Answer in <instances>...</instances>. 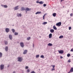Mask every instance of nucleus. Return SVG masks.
I'll return each mask as SVG.
<instances>
[{"instance_id":"f257e3e1","label":"nucleus","mask_w":73,"mask_h":73,"mask_svg":"<svg viewBox=\"0 0 73 73\" xmlns=\"http://www.w3.org/2000/svg\"><path fill=\"white\" fill-rule=\"evenodd\" d=\"M18 61L21 62L23 60V58L21 57H19L18 58Z\"/></svg>"},{"instance_id":"f03ea898","label":"nucleus","mask_w":73,"mask_h":73,"mask_svg":"<svg viewBox=\"0 0 73 73\" xmlns=\"http://www.w3.org/2000/svg\"><path fill=\"white\" fill-rule=\"evenodd\" d=\"M56 26H57L58 27H60L61 25V22H59L56 24Z\"/></svg>"},{"instance_id":"7ed1b4c3","label":"nucleus","mask_w":73,"mask_h":73,"mask_svg":"<svg viewBox=\"0 0 73 73\" xmlns=\"http://www.w3.org/2000/svg\"><path fill=\"white\" fill-rule=\"evenodd\" d=\"M31 10V9H29L28 7H27L26 8V9H25V11H26V13H27V12L28 11H30Z\"/></svg>"},{"instance_id":"20e7f679","label":"nucleus","mask_w":73,"mask_h":73,"mask_svg":"<svg viewBox=\"0 0 73 73\" xmlns=\"http://www.w3.org/2000/svg\"><path fill=\"white\" fill-rule=\"evenodd\" d=\"M4 64H1L0 65V68L1 70H3L4 69Z\"/></svg>"},{"instance_id":"39448f33","label":"nucleus","mask_w":73,"mask_h":73,"mask_svg":"<svg viewBox=\"0 0 73 73\" xmlns=\"http://www.w3.org/2000/svg\"><path fill=\"white\" fill-rule=\"evenodd\" d=\"M59 53L60 54H62L64 53V50H58Z\"/></svg>"},{"instance_id":"423d86ee","label":"nucleus","mask_w":73,"mask_h":73,"mask_svg":"<svg viewBox=\"0 0 73 73\" xmlns=\"http://www.w3.org/2000/svg\"><path fill=\"white\" fill-rule=\"evenodd\" d=\"M20 45L22 48H23L24 46V43L23 42H21L20 43Z\"/></svg>"},{"instance_id":"0eeeda50","label":"nucleus","mask_w":73,"mask_h":73,"mask_svg":"<svg viewBox=\"0 0 73 73\" xmlns=\"http://www.w3.org/2000/svg\"><path fill=\"white\" fill-rule=\"evenodd\" d=\"M5 31L6 33H8V32H9L10 29L8 28H6L5 29Z\"/></svg>"},{"instance_id":"6e6552de","label":"nucleus","mask_w":73,"mask_h":73,"mask_svg":"<svg viewBox=\"0 0 73 73\" xmlns=\"http://www.w3.org/2000/svg\"><path fill=\"white\" fill-rule=\"evenodd\" d=\"M52 33H50L49 35V38H52Z\"/></svg>"},{"instance_id":"1a4fd4ad","label":"nucleus","mask_w":73,"mask_h":73,"mask_svg":"<svg viewBox=\"0 0 73 73\" xmlns=\"http://www.w3.org/2000/svg\"><path fill=\"white\" fill-rule=\"evenodd\" d=\"M27 50H24L23 53L24 54H25L27 53Z\"/></svg>"},{"instance_id":"9d476101","label":"nucleus","mask_w":73,"mask_h":73,"mask_svg":"<svg viewBox=\"0 0 73 73\" xmlns=\"http://www.w3.org/2000/svg\"><path fill=\"white\" fill-rule=\"evenodd\" d=\"M18 7H19V6H17L15 8V10H17L19 9Z\"/></svg>"},{"instance_id":"9b49d317","label":"nucleus","mask_w":73,"mask_h":73,"mask_svg":"<svg viewBox=\"0 0 73 73\" xmlns=\"http://www.w3.org/2000/svg\"><path fill=\"white\" fill-rule=\"evenodd\" d=\"M50 31L51 33H53L54 32V29H51L50 30Z\"/></svg>"},{"instance_id":"f8f14e48","label":"nucleus","mask_w":73,"mask_h":73,"mask_svg":"<svg viewBox=\"0 0 73 73\" xmlns=\"http://www.w3.org/2000/svg\"><path fill=\"white\" fill-rule=\"evenodd\" d=\"M41 11H38L35 13V14L36 15H37L38 14H41Z\"/></svg>"},{"instance_id":"ddd939ff","label":"nucleus","mask_w":73,"mask_h":73,"mask_svg":"<svg viewBox=\"0 0 73 73\" xmlns=\"http://www.w3.org/2000/svg\"><path fill=\"white\" fill-rule=\"evenodd\" d=\"M9 38L10 39V40H12V36L11 35H9Z\"/></svg>"},{"instance_id":"4468645a","label":"nucleus","mask_w":73,"mask_h":73,"mask_svg":"<svg viewBox=\"0 0 73 73\" xmlns=\"http://www.w3.org/2000/svg\"><path fill=\"white\" fill-rule=\"evenodd\" d=\"M57 15V14H56V13H54L53 14H52V15L54 17H55L56 16V15Z\"/></svg>"},{"instance_id":"2eb2a0df","label":"nucleus","mask_w":73,"mask_h":73,"mask_svg":"<svg viewBox=\"0 0 73 73\" xmlns=\"http://www.w3.org/2000/svg\"><path fill=\"white\" fill-rule=\"evenodd\" d=\"M17 17H21L22 16V15L20 13V14H17Z\"/></svg>"},{"instance_id":"dca6fc26","label":"nucleus","mask_w":73,"mask_h":73,"mask_svg":"<svg viewBox=\"0 0 73 73\" xmlns=\"http://www.w3.org/2000/svg\"><path fill=\"white\" fill-rule=\"evenodd\" d=\"M8 47L7 46H6L5 48V50L6 51H8Z\"/></svg>"},{"instance_id":"f3484780","label":"nucleus","mask_w":73,"mask_h":73,"mask_svg":"<svg viewBox=\"0 0 73 73\" xmlns=\"http://www.w3.org/2000/svg\"><path fill=\"white\" fill-rule=\"evenodd\" d=\"M70 72L71 73H72V72H73V67H72L70 70Z\"/></svg>"},{"instance_id":"a211bd4d","label":"nucleus","mask_w":73,"mask_h":73,"mask_svg":"<svg viewBox=\"0 0 73 73\" xmlns=\"http://www.w3.org/2000/svg\"><path fill=\"white\" fill-rule=\"evenodd\" d=\"M53 28L54 29L56 30H57V28H56V27L55 26H54L53 27Z\"/></svg>"},{"instance_id":"6ab92c4d","label":"nucleus","mask_w":73,"mask_h":73,"mask_svg":"<svg viewBox=\"0 0 73 73\" xmlns=\"http://www.w3.org/2000/svg\"><path fill=\"white\" fill-rule=\"evenodd\" d=\"M47 24V22H44V23H42V24L44 25H45Z\"/></svg>"},{"instance_id":"aec40b11","label":"nucleus","mask_w":73,"mask_h":73,"mask_svg":"<svg viewBox=\"0 0 73 73\" xmlns=\"http://www.w3.org/2000/svg\"><path fill=\"white\" fill-rule=\"evenodd\" d=\"M5 43V45H7L8 44V42L6 41H4Z\"/></svg>"},{"instance_id":"412c9836","label":"nucleus","mask_w":73,"mask_h":73,"mask_svg":"<svg viewBox=\"0 0 73 73\" xmlns=\"http://www.w3.org/2000/svg\"><path fill=\"white\" fill-rule=\"evenodd\" d=\"M3 56V54L1 52H0V58L1 57Z\"/></svg>"},{"instance_id":"4be33fe9","label":"nucleus","mask_w":73,"mask_h":73,"mask_svg":"<svg viewBox=\"0 0 73 73\" xmlns=\"http://www.w3.org/2000/svg\"><path fill=\"white\" fill-rule=\"evenodd\" d=\"M46 15V14H44V15L43 17V20H44V18H45V16Z\"/></svg>"},{"instance_id":"5701e85b","label":"nucleus","mask_w":73,"mask_h":73,"mask_svg":"<svg viewBox=\"0 0 73 73\" xmlns=\"http://www.w3.org/2000/svg\"><path fill=\"white\" fill-rule=\"evenodd\" d=\"M48 46H52V44L50 43H49L48 44Z\"/></svg>"},{"instance_id":"b1692460","label":"nucleus","mask_w":73,"mask_h":73,"mask_svg":"<svg viewBox=\"0 0 73 73\" xmlns=\"http://www.w3.org/2000/svg\"><path fill=\"white\" fill-rule=\"evenodd\" d=\"M39 3L40 4H44V3L42 1H41L39 2Z\"/></svg>"},{"instance_id":"393cba45","label":"nucleus","mask_w":73,"mask_h":73,"mask_svg":"<svg viewBox=\"0 0 73 73\" xmlns=\"http://www.w3.org/2000/svg\"><path fill=\"white\" fill-rule=\"evenodd\" d=\"M3 7L5 8H7L8 7V6L7 5H4Z\"/></svg>"},{"instance_id":"a878e982","label":"nucleus","mask_w":73,"mask_h":73,"mask_svg":"<svg viewBox=\"0 0 73 73\" xmlns=\"http://www.w3.org/2000/svg\"><path fill=\"white\" fill-rule=\"evenodd\" d=\"M64 37L63 36H59V38H62Z\"/></svg>"},{"instance_id":"bb28decb","label":"nucleus","mask_w":73,"mask_h":73,"mask_svg":"<svg viewBox=\"0 0 73 73\" xmlns=\"http://www.w3.org/2000/svg\"><path fill=\"white\" fill-rule=\"evenodd\" d=\"M25 9L24 7H22L21 8L22 11H25Z\"/></svg>"},{"instance_id":"cd10ccee","label":"nucleus","mask_w":73,"mask_h":73,"mask_svg":"<svg viewBox=\"0 0 73 73\" xmlns=\"http://www.w3.org/2000/svg\"><path fill=\"white\" fill-rule=\"evenodd\" d=\"M26 72H30V69H28L27 70Z\"/></svg>"},{"instance_id":"c85d7f7f","label":"nucleus","mask_w":73,"mask_h":73,"mask_svg":"<svg viewBox=\"0 0 73 73\" xmlns=\"http://www.w3.org/2000/svg\"><path fill=\"white\" fill-rule=\"evenodd\" d=\"M31 38V37H28L27 38V40H29Z\"/></svg>"},{"instance_id":"c756f323","label":"nucleus","mask_w":73,"mask_h":73,"mask_svg":"<svg viewBox=\"0 0 73 73\" xmlns=\"http://www.w3.org/2000/svg\"><path fill=\"white\" fill-rule=\"evenodd\" d=\"M40 57L42 58H44V56L43 55H41L40 56Z\"/></svg>"},{"instance_id":"7c9ffc66","label":"nucleus","mask_w":73,"mask_h":73,"mask_svg":"<svg viewBox=\"0 0 73 73\" xmlns=\"http://www.w3.org/2000/svg\"><path fill=\"white\" fill-rule=\"evenodd\" d=\"M70 54L68 53L67 54V57H70Z\"/></svg>"},{"instance_id":"2f4dec72","label":"nucleus","mask_w":73,"mask_h":73,"mask_svg":"<svg viewBox=\"0 0 73 73\" xmlns=\"http://www.w3.org/2000/svg\"><path fill=\"white\" fill-rule=\"evenodd\" d=\"M18 35V33L15 32V35Z\"/></svg>"},{"instance_id":"473e14b6","label":"nucleus","mask_w":73,"mask_h":73,"mask_svg":"<svg viewBox=\"0 0 73 73\" xmlns=\"http://www.w3.org/2000/svg\"><path fill=\"white\" fill-rule=\"evenodd\" d=\"M12 31L13 33H14L15 32V30L14 29H12Z\"/></svg>"},{"instance_id":"72a5a7b5","label":"nucleus","mask_w":73,"mask_h":73,"mask_svg":"<svg viewBox=\"0 0 73 73\" xmlns=\"http://www.w3.org/2000/svg\"><path fill=\"white\" fill-rule=\"evenodd\" d=\"M40 56L39 55H37L36 56V58H38Z\"/></svg>"},{"instance_id":"f704fd0d","label":"nucleus","mask_w":73,"mask_h":73,"mask_svg":"<svg viewBox=\"0 0 73 73\" xmlns=\"http://www.w3.org/2000/svg\"><path fill=\"white\" fill-rule=\"evenodd\" d=\"M70 15L71 17H72L73 16V13H71L70 14Z\"/></svg>"},{"instance_id":"c9c22d12","label":"nucleus","mask_w":73,"mask_h":73,"mask_svg":"<svg viewBox=\"0 0 73 73\" xmlns=\"http://www.w3.org/2000/svg\"><path fill=\"white\" fill-rule=\"evenodd\" d=\"M54 70H55V69L54 68H52L51 69V71H54Z\"/></svg>"},{"instance_id":"e433bc0d","label":"nucleus","mask_w":73,"mask_h":73,"mask_svg":"<svg viewBox=\"0 0 73 73\" xmlns=\"http://www.w3.org/2000/svg\"><path fill=\"white\" fill-rule=\"evenodd\" d=\"M71 29H72V27H69V29L70 30H71Z\"/></svg>"},{"instance_id":"4c0bfd02","label":"nucleus","mask_w":73,"mask_h":73,"mask_svg":"<svg viewBox=\"0 0 73 73\" xmlns=\"http://www.w3.org/2000/svg\"><path fill=\"white\" fill-rule=\"evenodd\" d=\"M51 66H52L53 68H54V67H55V65H51Z\"/></svg>"},{"instance_id":"58836bf2","label":"nucleus","mask_w":73,"mask_h":73,"mask_svg":"<svg viewBox=\"0 0 73 73\" xmlns=\"http://www.w3.org/2000/svg\"><path fill=\"white\" fill-rule=\"evenodd\" d=\"M29 68V67L28 66H26L25 67V69H28Z\"/></svg>"},{"instance_id":"ea45409f","label":"nucleus","mask_w":73,"mask_h":73,"mask_svg":"<svg viewBox=\"0 0 73 73\" xmlns=\"http://www.w3.org/2000/svg\"><path fill=\"white\" fill-rule=\"evenodd\" d=\"M31 73H36L34 71H32Z\"/></svg>"},{"instance_id":"a19ab883","label":"nucleus","mask_w":73,"mask_h":73,"mask_svg":"<svg viewBox=\"0 0 73 73\" xmlns=\"http://www.w3.org/2000/svg\"><path fill=\"white\" fill-rule=\"evenodd\" d=\"M43 6L44 7H46V4H44L43 5Z\"/></svg>"},{"instance_id":"79ce46f5","label":"nucleus","mask_w":73,"mask_h":73,"mask_svg":"<svg viewBox=\"0 0 73 73\" xmlns=\"http://www.w3.org/2000/svg\"><path fill=\"white\" fill-rule=\"evenodd\" d=\"M70 51L73 52V48H72V49H71V50H70Z\"/></svg>"},{"instance_id":"37998d69","label":"nucleus","mask_w":73,"mask_h":73,"mask_svg":"<svg viewBox=\"0 0 73 73\" xmlns=\"http://www.w3.org/2000/svg\"><path fill=\"white\" fill-rule=\"evenodd\" d=\"M71 62V61H70V60H69L68 61V62H69V63H70Z\"/></svg>"},{"instance_id":"c03bdc74","label":"nucleus","mask_w":73,"mask_h":73,"mask_svg":"<svg viewBox=\"0 0 73 73\" xmlns=\"http://www.w3.org/2000/svg\"><path fill=\"white\" fill-rule=\"evenodd\" d=\"M36 3H39V1H36Z\"/></svg>"},{"instance_id":"a18cd8bd","label":"nucleus","mask_w":73,"mask_h":73,"mask_svg":"<svg viewBox=\"0 0 73 73\" xmlns=\"http://www.w3.org/2000/svg\"><path fill=\"white\" fill-rule=\"evenodd\" d=\"M60 58L61 59H62L63 58V57H62V56H60Z\"/></svg>"},{"instance_id":"49530a36","label":"nucleus","mask_w":73,"mask_h":73,"mask_svg":"<svg viewBox=\"0 0 73 73\" xmlns=\"http://www.w3.org/2000/svg\"><path fill=\"white\" fill-rule=\"evenodd\" d=\"M64 1V0H61V2L62 1Z\"/></svg>"},{"instance_id":"de8ad7c7","label":"nucleus","mask_w":73,"mask_h":73,"mask_svg":"<svg viewBox=\"0 0 73 73\" xmlns=\"http://www.w3.org/2000/svg\"><path fill=\"white\" fill-rule=\"evenodd\" d=\"M13 73H16V72L15 71H14L13 72Z\"/></svg>"},{"instance_id":"09e8293b","label":"nucleus","mask_w":73,"mask_h":73,"mask_svg":"<svg viewBox=\"0 0 73 73\" xmlns=\"http://www.w3.org/2000/svg\"><path fill=\"white\" fill-rule=\"evenodd\" d=\"M33 47H34V44H33Z\"/></svg>"},{"instance_id":"8fccbe9b","label":"nucleus","mask_w":73,"mask_h":73,"mask_svg":"<svg viewBox=\"0 0 73 73\" xmlns=\"http://www.w3.org/2000/svg\"><path fill=\"white\" fill-rule=\"evenodd\" d=\"M9 66H10V65H8V67H9Z\"/></svg>"},{"instance_id":"3c124183","label":"nucleus","mask_w":73,"mask_h":73,"mask_svg":"<svg viewBox=\"0 0 73 73\" xmlns=\"http://www.w3.org/2000/svg\"><path fill=\"white\" fill-rule=\"evenodd\" d=\"M68 73H70V71L68 72Z\"/></svg>"},{"instance_id":"603ef678","label":"nucleus","mask_w":73,"mask_h":73,"mask_svg":"<svg viewBox=\"0 0 73 73\" xmlns=\"http://www.w3.org/2000/svg\"><path fill=\"white\" fill-rule=\"evenodd\" d=\"M1 6H2V7H4V5H1Z\"/></svg>"}]
</instances>
